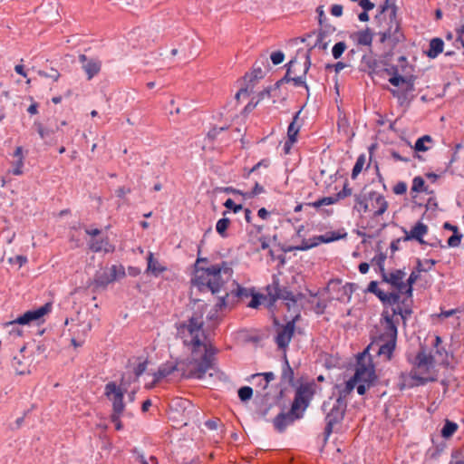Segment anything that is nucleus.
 <instances>
[{"instance_id": "a211bd4d", "label": "nucleus", "mask_w": 464, "mask_h": 464, "mask_svg": "<svg viewBox=\"0 0 464 464\" xmlns=\"http://www.w3.org/2000/svg\"><path fill=\"white\" fill-rule=\"evenodd\" d=\"M339 238L340 237H334V235L332 237H328L327 235L317 236L309 240L303 239L300 246H294L291 249L305 251L318 246L321 243H329Z\"/></svg>"}, {"instance_id": "1a4fd4ad", "label": "nucleus", "mask_w": 464, "mask_h": 464, "mask_svg": "<svg viewBox=\"0 0 464 464\" xmlns=\"http://www.w3.org/2000/svg\"><path fill=\"white\" fill-rule=\"evenodd\" d=\"M267 295L270 298V304H273L276 300H287L294 304L297 302V297L287 287L279 285V279L276 276H273V282L266 287Z\"/></svg>"}, {"instance_id": "c85d7f7f", "label": "nucleus", "mask_w": 464, "mask_h": 464, "mask_svg": "<svg viewBox=\"0 0 464 464\" xmlns=\"http://www.w3.org/2000/svg\"><path fill=\"white\" fill-rule=\"evenodd\" d=\"M352 189L348 188V184L344 183L343 189L337 193V198L334 199L331 197H325L318 199L315 203H334L335 200L343 199L347 196L351 195Z\"/></svg>"}, {"instance_id": "0eeeda50", "label": "nucleus", "mask_w": 464, "mask_h": 464, "mask_svg": "<svg viewBox=\"0 0 464 464\" xmlns=\"http://www.w3.org/2000/svg\"><path fill=\"white\" fill-rule=\"evenodd\" d=\"M413 363L416 369L411 371V376L412 379L418 381L417 384H425L427 382L434 380L432 378H426L418 374V372H420V373L429 372L434 363L433 356L430 353H427L424 348H421L417 353Z\"/></svg>"}, {"instance_id": "ea45409f", "label": "nucleus", "mask_w": 464, "mask_h": 464, "mask_svg": "<svg viewBox=\"0 0 464 464\" xmlns=\"http://www.w3.org/2000/svg\"><path fill=\"white\" fill-rule=\"evenodd\" d=\"M282 84V81H278L275 85L268 87L265 89L264 91L260 92L258 96L259 100H264L266 98H268L271 96V92L277 91L280 88V85Z\"/></svg>"}, {"instance_id": "f03ea898", "label": "nucleus", "mask_w": 464, "mask_h": 464, "mask_svg": "<svg viewBox=\"0 0 464 464\" xmlns=\"http://www.w3.org/2000/svg\"><path fill=\"white\" fill-rule=\"evenodd\" d=\"M203 313L195 312L188 323H183L178 327V335L183 339L185 345L192 346L191 356L193 365L189 370V376L202 379L207 372L214 367L215 354L218 353L216 347L202 342L204 335Z\"/></svg>"}, {"instance_id": "6ab92c4d", "label": "nucleus", "mask_w": 464, "mask_h": 464, "mask_svg": "<svg viewBox=\"0 0 464 464\" xmlns=\"http://www.w3.org/2000/svg\"><path fill=\"white\" fill-rule=\"evenodd\" d=\"M384 320V332L381 334L382 340H397V325L393 321L392 316L387 311H383L382 314Z\"/></svg>"}, {"instance_id": "09e8293b", "label": "nucleus", "mask_w": 464, "mask_h": 464, "mask_svg": "<svg viewBox=\"0 0 464 464\" xmlns=\"http://www.w3.org/2000/svg\"><path fill=\"white\" fill-rule=\"evenodd\" d=\"M37 131L42 139H46L53 135L55 131L54 129L44 128L42 124H36Z\"/></svg>"}, {"instance_id": "79ce46f5", "label": "nucleus", "mask_w": 464, "mask_h": 464, "mask_svg": "<svg viewBox=\"0 0 464 464\" xmlns=\"http://www.w3.org/2000/svg\"><path fill=\"white\" fill-rule=\"evenodd\" d=\"M425 189V181L424 179L418 176L415 177L412 180L411 191L412 192H420Z\"/></svg>"}, {"instance_id": "2eb2a0df", "label": "nucleus", "mask_w": 464, "mask_h": 464, "mask_svg": "<svg viewBox=\"0 0 464 464\" xmlns=\"http://www.w3.org/2000/svg\"><path fill=\"white\" fill-rule=\"evenodd\" d=\"M118 277V268L116 266L101 269L94 276V285L96 287L105 288L110 283L115 281Z\"/></svg>"}, {"instance_id": "a878e982", "label": "nucleus", "mask_w": 464, "mask_h": 464, "mask_svg": "<svg viewBox=\"0 0 464 464\" xmlns=\"http://www.w3.org/2000/svg\"><path fill=\"white\" fill-rule=\"evenodd\" d=\"M148 267L147 271L151 273L153 276H158L166 268L160 264V262L154 258L152 253H150L148 257Z\"/></svg>"}, {"instance_id": "7c9ffc66", "label": "nucleus", "mask_w": 464, "mask_h": 464, "mask_svg": "<svg viewBox=\"0 0 464 464\" xmlns=\"http://www.w3.org/2000/svg\"><path fill=\"white\" fill-rule=\"evenodd\" d=\"M401 292H394V293H384V295H382L383 299H381V302L384 304V305H395V304H398L400 303V300H401Z\"/></svg>"}, {"instance_id": "37998d69", "label": "nucleus", "mask_w": 464, "mask_h": 464, "mask_svg": "<svg viewBox=\"0 0 464 464\" xmlns=\"http://www.w3.org/2000/svg\"><path fill=\"white\" fill-rule=\"evenodd\" d=\"M346 49V44L344 42H339L335 44L332 49V53L334 59H338L342 56Z\"/></svg>"}, {"instance_id": "6e6d98bb", "label": "nucleus", "mask_w": 464, "mask_h": 464, "mask_svg": "<svg viewBox=\"0 0 464 464\" xmlns=\"http://www.w3.org/2000/svg\"><path fill=\"white\" fill-rule=\"evenodd\" d=\"M24 160H16L14 163V168L11 172L14 175L19 176L23 173Z\"/></svg>"}, {"instance_id": "c756f323", "label": "nucleus", "mask_w": 464, "mask_h": 464, "mask_svg": "<svg viewBox=\"0 0 464 464\" xmlns=\"http://www.w3.org/2000/svg\"><path fill=\"white\" fill-rule=\"evenodd\" d=\"M175 370H178L177 365L166 364L160 366L154 373V382H159L160 379L170 375Z\"/></svg>"}, {"instance_id": "052dcab7", "label": "nucleus", "mask_w": 464, "mask_h": 464, "mask_svg": "<svg viewBox=\"0 0 464 464\" xmlns=\"http://www.w3.org/2000/svg\"><path fill=\"white\" fill-rule=\"evenodd\" d=\"M343 293L345 295H348V297L350 298L352 294L355 291L356 289V285L353 284V283H346L343 286Z\"/></svg>"}, {"instance_id": "5fc2aeb1", "label": "nucleus", "mask_w": 464, "mask_h": 464, "mask_svg": "<svg viewBox=\"0 0 464 464\" xmlns=\"http://www.w3.org/2000/svg\"><path fill=\"white\" fill-rule=\"evenodd\" d=\"M270 166V160H267V159H264L262 160H260L259 162H257L249 171H248V175L252 172H255L256 170H257L259 168H264V169H268V167Z\"/></svg>"}, {"instance_id": "49530a36", "label": "nucleus", "mask_w": 464, "mask_h": 464, "mask_svg": "<svg viewBox=\"0 0 464 464\" xmlns=\"http://www.w3.org/2000/svg\"><path fill=\"white\" fill-rule=\"evenodd\" d=\"M462 238V234H460L459 231H455L451 237L448 239V245L450 247H456L459 246Z\"/></svg>"}, {"instance_id": "cd10ccee", "label": "nucleus", "mask_w": 464, "mask_h": 464, "mask_svg": "<svg viewBox=\"0 0 464 464\" xmlns=\"http://www.w3.org/2000/svg\"><path fill=\"white\" fill-rule=\"evenodd\" d=\"M354 37L358 44L366 46L372 45V33L369 28L355 33Z\"/></svg>"}, {"instance_id": "5701e85b", "label": "nucleus", "mask_w": 464, "mask_h": 464, "mask_svg": "<svg viewBox=\"0 0 464 464\" xmlns=\"http://www.w3.org/2000/svg\"><path fill=\"white\" fill-rule=\"evenodd\" d=\"M229 191H232L235 194L241 195L242 199L246 200L253 198L255 195L264 192V188L262 186L260 187L257 182H255L254 188L250 190H233L230 188H227L224 189L223 192L228 193Z\"/></svg>"}, {"instance_id": "774afa93", "label": "nucleus", "mask_w": 464, "mask_h": 464, "mask_svg": "<svg viewBox=\"0 0 464 464\" xmlns=\"http://www.w3.org/2000/svg\"><path fill=\"white\" fill-rule=\"evenodd\" d=\"M205 426L209 430H217L218 426V420H208L205 422Z\"/></svg>"}, {"instance_id": "f257e3e1", "label": "nucleus", "mask_w": 464, "mask_h": 464, "mask_svg": "<svg viewBox=\"0 0 464 464\" xmlns=\"http://www.w3.org/2000/svg\"><path fill=\"white\" fill-rule=\"evenodd\" d=\"M201 262H207V258H198L192 285L199 292H210L218 296L217 311L231 307L238 299L253 295L232 279L233 269L227 262L207 268L198 266Z\"/></svg>"}, {"instance_id": "4c0bfd02", "label": "nucleus", "mask_w": 464, "mask_h": 464, "mask_svg": "<svg viewBox=\"0 0 464 464\" xmlns=\"http://www.w3.org/2000/svg\"><path fill=\"white\" fill-rule=\"evenodd\" d=\"M385 259H386V254H384L382 252H380L377 256H375L372 259V264L376 265L378 266L381 276L382 275V273L385 272V269H384Z\"/></svg>"}, {"instance_id": "9b49d317", "label": "nucleus", "mask_w": 464, "mask_h": 464, "mask_svg": "<svg viewBox=\"0 0 464 464\" xmlns=\"http://www.w3.org/2000/svg\"><path fill=\"white\" fill-rule=\"evenodd\" d=\"M52 309V304L47 303L35 310L25 312L23 315L17 317L15 320L6 323L5 326L15 327V324H29L32 322H39L45 314Z\"/></svg>"}, {"instance_id": "a19ab883", "label": "nucleus", "mask_w": 464, "mask_h": 464, "mask_svg": "<svg viewBox=\"0 0 464 464\" xmlns=\"http://www.w3.org/2000/svg\"><path fill=\"white\" fill-rule=\"evenodd\" d=\"M436 261L433 259H426L424 262L420 259L417 260V270L418 272H427L435 265Z\"/></svg>"}, {"instance_id": "393cba45", "label": "nucleus", "mask_w": 464, "mask_h": 464, "mask_svg": "<svg viewBox=\"0 0 464 464\" xmlns=\"http://www.w3.org/2000/svg\"><path fill=\"white\" fill-rule=\"evenodd\" d=\"M444 43L440 38H433L430 42L429 50L426 52L428 57L434 59L443 52Z\"/></svg>"}, {"instance_id": "3c124183", "label": "nucleus", "mask_w": 464, "mask_h": 464, "mask_svg": "<svg viewBox=\"0 0 464 464\" xmlns=\"http://www.w3.org/2000/svg\"><path fill=\"white\" fill-rule=\"evenodd\" d=\"M285 54L281 51L274 52L271 54V61L275 65L280 64L284 62Z\"/></svg>"}, {"instance_id": "72a5a7b5", "label": "nucleus", "mask_w": 464, "mask_h": 464, "mask_svg": "<svg viewBox=\"0 0 464 464\" xmlns=\"http://www.w3.org/2000/svg\"><path fill=\"white\" fill-rule=\"evenodd\" d=\"M365 160H366V159H365L364 154H362L357 158L356 162L352 170V179H355L357 178V176L361 173V171L362 170L363 166L365 164Z\"/></svg>"}, {"instance_id": "39448f33", "label": "nucleus", "mask_w": 464, "mask_h": 464, "mask_svg": "<svg viewBox=\"0 0 464 464\" xmlns=\"http://www.w3.org/2000/svg\"><path fill=\"white\" fill-rule=\"evenodd\" d=\"M310 66L311 58L309 53L305 55V61L304 63H301L296 59L291 60L288 63L286 73L285 77L281 80L282 83L284 82H291L295 87L304 86L308 92L309 88L305 82V75Z\"/></svg>"}, {"instance_id": "412c9836", "label": "nucleus", "mask_w": 464, "mask_h": 464, "mask_svg": "<svg viewBox=\"0 0 464 464\" xmlns=\"http://www.w3.org/2000/svg\"><path fill=\"white\" fill-rule=\"evenodd\" d=\"M428 227L422 222L419 221L415 224V226L411 229L410 233L406 235L403 238L404 241L410 239H415L419 241L420 244L424 243L422 239L423 236L427 234Z\"/></svg>"}, {"instance_id": "aec40b11", "label": "nucleus", "mask_w": 464, "mask_h": 464, "mask_svg": "<svg viewBox=\"0 0 464 464\" xmlns=\"http://www.w3.org/2000/svg\"><path fill=\"white\" fill-rule=\"evenodd\" d=\"M89 248L92 252H110L111 250V246L110 245L108 238L106 237H97L96 238H90L88 241Z\"/></svg>"}, {"instance_id": "c9c22d12", "label": "nucleus", "mask_w": 464, "mask_h": 464, "mask_svg": "<svg viewBox=\"0 0 464 464\" xmlns=\"http://www.w3.org/2000/svg\"><path fill=\"white\" fill-rule=\"evenodd\" d=\"M420 272H418V270L416 269V271H412L407 280V284H406V288L404 289V293L408 295V296H411L412 295V285L419 279V274Z\"/></svg>"}, {"instance_id": "473e14b6", "label": "nucleus", "mask_w": 464, "mask_h": 464, "mask_svg": "<svg viewBox=\"0 0 464 464\" xmlns=\"http://www.w3.org/2000/svg\"><path fill=\"white\" fill-rule=\"evenodd\" d=\"M457 429H458L457 423L447 420L442 430H441V436L443 438L448 439L454 434V432L457 430Z\"/></svg>"}, {"instance_id": "69168bd1", "label": "nucleus", "mask_w": 464, "mask_h": 464, "mask_svg": "<svg viewBox=\"0 0 464 464\" xmlns=\"http://www.w3.org/2000/svg\"><path fill=\"white\" fill-rule=\"evenodd\" d=\"M85 233L90 236L91 238H96L102 236V231L98 228H85Z\"/></svg>"}, {"instance_id": "6e6552de", "label": "nucleus", "mask_w": 464, "mask_h": 464, "mask_svg": "<svg viewBox=\"0 0 464 464\" xmlns=\"http://www.w3.org/2000/svg\"><path fill=\"white\" fill-rule=\"evenodd\" d=\"M126 389L117 385L114 382H110L105 385L104 395L112 403V413H123L124 402L123 396Z\"/></svg>"}, {"instance_id": "4d7b16f0", "label": "nucleus", "mask_w": 464, "mask_h": 464, "mask_svg": "<svg viewBox=\"0 0 464 464\" xmlns=\"http://www.w3.org/2000/svg\"><path fill=\"white\" fill-rule=\"evenodd\" d=\"M407 190V185L405 182H398L394 187H393V192L397 195H401V194H404Z\"/></svg>"}, {"instance_id": "a18cd8bd", "label": "nucleus", "mask_w": 464, "mask_h": 464, "mask_svg": "<svg viewBox=\"0 0 464 464\" xmlns=\"http://www.w3.org/2000/svg\"><path fill=\"white\" fill-rule=\"evenodd\" d=\"M229 223L230 221L228 218H223L219 219L216 225L217 232L223 236L227 229Z\"/></svg>"}, {"instance_id": "423d86ee", "label": "nucleus", "mask_w": 464, "mask_h": 464, "mask_svg": "<svg viewBox=\"0 0 464 464\" xmlns=\"http://www.w3.org/2000/svg\"><path fill=\"white\" fill-rule=\"evenodd\" d=\"M387 73L391 75L389 79V82L393 86H400L401 84L404 85L403 91L399 90H391V92L394 97H397L401 102H402L406 99V95L408 92H411L414 91V82L415 77L412 75L403 77L399 74L397 67H392L386 70Z\"/></svg>"}, {"instance_id": "603ef678", "label": "nucleus", "mask_w": 464, "mask_h": 464, "mask_svg": "<svg viewBox=\"0 0 464 464\" xmlns=\"http://www.w3.org/2000/svg\"><path fill=\"white\" fill-rule=\"evenodd\" d=\"M252 299L250 303L248 304V306L251 308H257L261 304V299H265V296L258 294H253Z\"/></svg>"}, {"instance_id": "20e7f679", "label": "nucleus", "mask_w": 464, "mask_h": 464, "mask_svg": "<svg viewBox=\"0 0 464 464\" xmlns=\"http://www.w3.org/2000/svg\"><path fill=\"white\" fill-rule=\"evenodd\" d=\"M381 8V13L384 15L387 14L390 19L388 27L381 33V42L384 43L386 40H391L393 44L401 42L403 34L396 16V6L390 0H385Z\"/></svg>"}, {"instance_id": "4be33fe9", "label": "nucleus", "mask_w": 464, "mask_h": 464, "mask_svg": "<svg viewBox=\"0 0 464 464\" xmlns=\"http://www.w3.org/2000/svg\"><path fill=\"white\" fill-rule=\"evenodd\" d=\"M380 345L378 350V354L381 356H385L387 360L392 358V353L395 349L396 341L390 340H382L380 339Z\"/></svg>"}, {"instance_id": "f3484780", "label": "nucleus", "mask_w": 464, "mask_h": 464, "mask_svg": "<svg viewBox=\"0 0 464 464\" xmlns=\"http://www.w3.org/2000/svg\"><path fill=\"white\" fill-rule=\"evenodd\" d=\"M406 273L402 269H396L392 273H382V279L383 282L388 283L394 286L399 292H404L406 284L403 282Z\"/></svg>"}, {"instance_id": "de8ad7c7", "label": "nucleus", "mask_w": 464, "mask_h": 464, "mask_svg": "<svg viewBox=\"0 0 464 464\" xmlns=\"http://www.w3.org/2000/svg\"><path fill=\"white\" fill-rule=\"evenodd\" d=\"M264 76V72L261 67H254L250 74H246L245 79H248L252 82L253 80L261 79Z\"/></svg>"}, {"instance_id": "8fccbe9b", "label": "nucleus", "mask_w": 464, "mask_h": 464, "mask_svg": "<svg viewBox=\"0 0 464 464\" xmlns=\"http://www.w3.org/2000/svg\"><path fill=\"white\" fill-rule=\"evenodd\" d=\"M38 74L40 76H43V77H45V78H51L52 80H53L54 82H57L60 78V73L59 72L56 70V69H51V72H45L44 71H39L38 72Z\"/></svg>"}, {"instance_id": "e433bc0d", "label": "nucleus", "mask_w": 464, "mask_h": 464, "mask_svg": "<svg viewBox=\"0 0 464 464\" xmlns=\"http://www.w3.org/2000/svg\"><path fill=\"white\" fill-rule=\"evenodd\" d=\"M432 139L430 135H424L419 138L414 145V150L417 151H427L429 147L425 145V142H431Z\"/></svg>"}, {"instance_id": "864d4df0", "label": "nucleus", "mask_w": 464, "mask_h": 464, "mask_svg": "<svg viewBox=\"0 0 464 464\" xmlns=\"http://www.w3.org/2000/svg\"><path fill=\"white\" fill-rule=\"evenodd\" d=\"M325 34L324 33H319L317 36L316 43L314 44V47H318L320 49L325 50L327 48V43L324 42Z\"/></svg>"}, {"instance_id": "f8f14e48", "label": "nucleus", "mask_w": 464, "mask_h": 464, "mask_svg": "<svg viewBox=\"0 0 464 464\" xmlns=\"http://www.w3.org/2000/svg\"><path fill=\"white\" fill-rule=\"evenodd\" d=\"M353 377L357 381V382H366L368 383V386H371L376 379L373 365L370 361L368 363H365L364 360H359Z\"/></svg>"}, {"instance_id": "ddd939ff", "label": "nucleus", "mask_w": 464, "mask_h": 464, "mask_svg": "<svg viewBox=\"0 0 464 464\" xmlns=\"http://www.w3.org/2000/svg\"><path fill=\"white\" fill-rule=\"evenodd\" d=\"M299 317L300 314H296L291 321L278 329L276 343L280 349H285L289 345L295 333V322Z\"/></svg>"}, {"instance_id": "bb28decb", "label": "nucleus", "mask_w": 464, "mask_h": 464, "mask_svg": "<svg viewBox=\"0 0 464 464\" xmlns=\"http://www.w3.org/2000/svg\"><path fill=\"white\" fill-rule=\"evenodd\" d=\"M300 111L296 112L293 118L292 122L289 124L287 129V137L291 144L296 141L297 135L300 130V126L297 125L296 121L299 118Z\"/></svg>"}, {"instance_id": "7ed1b4c3", "label": "nucleus", "mask_w": 464, "mask_h": 464, "mask_svg": "<svg viewBox=\"0 0 464 464\" xmlns=\"http://www.w3.org/2000/svg\"><path fill=\"white\" fill-rule=\"evenodd\" d=\"M347 408V401L334 396L324 401L322 405V411L325 415L324 440L326 441L334 430V427L340 423L344 417Z\"/></svg>"}, {"instance_id": "9d476101", "label": "nucleus", "mask_w": 464, "mask_h": 464, "mask_svg": "<svg viewBox=\"0 0 464 464\" xmlns=\"http://www.w3.org/2000/svg\"><path fill=\"white\" fill-rule=\"evenodd\" d=\"M303 417V412L297 409L296 403H292L291 409L286 412H280L273 420L275 429L278 432H284L285 429L292 425L295 420H299Z\"/></svg>"}, {"instance_id": "2f4dec72", "label": "nucleus", "mask_w": 464, "mask_h": 464, "mask_svg": "<svg viewBox=\"0 0 464 464\" xmlns=\"http://www.w3.org/2000/svg\"><path fill=\"white\" fill-rule=\"evenodd\" d=\"M281 378L284 382H287L289 384H292L294 382V371L290 367L286 357H285V366L283 368Z\"/></svg>"}, {"instance_id": "680f3d73", "label": "nucleus", "mask_w": 464, "mask_h": 464, "mask_svg": "<svg viewBox=\"0 0 464 464\" xmlns=\"http://www.w3.org/2000/svg\"><path fill=\"white\" fill-rule=\"evenodd\" d=\"M147 368V362H140L134 369V374L137 378H139L143 372L146 371Z\"/></svg>"}, {"instance_id": "4468645a", "label": "nucleus", "mask_w": 464, "mask_h": 464, "mask_svg": "<svg viewBox=\"0 0 464 464\" xmlns=\"http://www.w3.org/2000/svg\"><path fill=\"white\" fill-rule=\"evenodd\" d=\"M314 394V384L306 383L302 384L296 390L295 399L292 403L297 404V409L304 413L307 408L309 400Z\"/></svg>"}, {"instance_id": "13d9d810", "label": "nucleus", "mask_w": 464, "mask_h": 464, "mask_svg": "<svg viewBox=\"0 0 464 464\" xmlns=\"http://www.w3.org/2000/svg\"><path fill=\"white\" fill-rule=\"evenodd\" d=\"M122 413H112L111 416V421L115 424L116 430H120L122 429V423L120 420Z\"/></svg>"}, {"instance_id": "c03bdc74", "label": "nucleus", "mask_w": 464, "mask_h": 464, "mask_svg": "<svg viewBox=\"0 0 464 464\" xmlns=\"http://www.w3.org/2000/svg\"><path fill=\"white\" fill-rule=\"evenodd\" d=\"M367 291L374 294L380 300L383 299L384 292L379 289L377 281H371L368 285Z\"/></svg>"}, {"instance_id": "0e129e2a", "label": "nucleus", "mask_w": 464, "mask_h": 464, "mask_svg": "<svg viewBox=\"0 0 464 464\" xmlns=\"http://www.w3.org/2000/svg\"><path fill=\"white\" fill-rule=\"evenodd\" d=\"M359 5L364 11H370L374 7V5L370 0H359Z\"/></svg>"}, {"instance_id": "b1692460", "label": "nucleus", "mask_w": 464, "mask_h": 464, "mask_svg": "<svg viewBox=\"0 0 464 464\" xmlns=\"http://www.w3.org/2000/svg\"><path fill=\"white\" fill-rule=\"evenodd\" d=\"M357 381L352 377L350 378L343 385V387L338 388V394L334 396L335 398H340L342 401H347V397L353 391L355 386L357 385Z\"/></svg>"}, {"instance_id": "338daca9", "label": "nucleus", "mask_w": 464, "mask_h": 464, "mask_svg": "<svg viewBox=\"0 0 464 464\" xmlns=\"http://www.w3.org/2000/svg\"><path fill=\"white\" fill-rule=\"evenodd\" d=\"M356 389H357V392L360 394V395H363L366 392V390L370 387L368 386V383L366 382H358L357 385L355 386Z\"/></svg>"}, {"instance_id": "f704fd0d", "label": "nucleus", "mask_w": 464, "mask_h": 464, "mask_svg": "<svg viewBox=\"0 0 464 464\" xmlns=\"http://www.w3.org/2000/svg\"><path fill=\"white\" fill-rule=\"evenodd\" d=\"M251 379L264 381L263 390H266L268 383L275 379V374L271 372L265 373H256L251 375Z\"/></svg>"}, {"instance_id": "bf43d9fd", "label": "nucleus", "mask_w": 464, "mask_h": 464, "mask_svg": "<svg viewBox=\"0 0 464 464\" xmlns=\"http://www.w3.org/2000/svg\"><path fill=\"white\" fill-rule=\"evenodd\" d=\"M456 34H457V38L454 42V45L457 49H459V42L463 40L462 35L464 34V24L456 28Z\"/></svg>"}, {"instance_id": "dca6fc26", "label": "nucleus", "mask_w": 464, "mask_h": 464, "mask_svg": "<svg viewBox=\"0 0 464 464\" xmlns=\"http://www.w3.org/2000/svg\"><path fill=\"white\" fill-rule=\"evenodd\" d=\"M78 59L86 73L87 80H92L101 72L102 61L98 58H89L85 54H80Z\"/></svg>"}, {"instance_id": "58836bf2", "label": "nucleus", "mask_w": 464, "mask_h": 464, "mask_svg": "<svg viewBox=\"0 0 464 464\" xmlns=\"http://www.w3.org/2000/svg\"><path fill=\"white\" fill-rule=\"evenodd\" d=\"M238 397L242 401H247L251 399L253 395V389L249 386H243L239 388L238 392Z\"/></svg>"}, {"instance_id": "e2e57ef3", "label": "nucleus", "mask_w": 464, "mask_h": 464, "mask_svg": "<svg viewBox=\"0 0 464 464\" xmlns=\"http://www.w3.org/2000/svg\"><path fill=\"white\" fill-rule=\"evenodd\" d=\"M343 5H332L331 7V14L335 16V17H340L343 15Z\"/></svg>"}]
</instances>
